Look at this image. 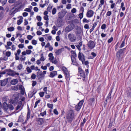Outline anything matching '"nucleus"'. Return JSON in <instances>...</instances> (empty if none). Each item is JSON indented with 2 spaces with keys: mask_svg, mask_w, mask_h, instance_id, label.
<instances>
[{
  "mask_svg": "<svg viewBox=\"0 0 131 131\" xmlns=\"http://www.w3.org/2000/svg\"><path fill=\"white\" fill-rule=\"evenodd\" d=\"M15 59L16 60H18L20 59L19 57L17 56V54L16 53H15Z\"/></svg>",
  "mask_w": 131,
  "mask_h": 131,
  "instance_id": "nucleus-59",
  "label": "nucleus"
},
{
  "mask_svg": "<svg viewBox=\"0 0 131 131\" xmlns=\"http://www.w3.org/2000/svg\"><path fill=\"white\" fill-rule=\"evenodd\" d=\"M9 104L6 102H4L2 104V107L4 110L7 112L8 109Z\"/></svg>",
  "mask_w": 131,
  "mask_h": 131,
  "instance_id": "nucleus-10",
  "label": "nucleus"
},
{
  "mask_svg": "<svg viewBox=\"0 0 131 131\" xmlns=\"http://www.w3.org/2000/svg\"><path fill=\"white\" fill-rule=\"evenodd\" d=\"M12 97L13 99L10 100V103L12 104H17L18 101V95L14 94L13 95Z\"/></svg>",
  "mask_w": 131,
  "mask_h": 131,
  "instance_id": "nucleus-3",
  "label": "nucleus"
},
{
  "mask_svg": "<svg viewBox=\"0 0 131 131\" xmlns=\"http://www.w3.org/2000/svg\"><path fill=\"white\" fill-rule=\"evenodd\" d=\"M83 63H84V65L86 66L87 67H88V66L89 67V66L88 65V64H89V62L88 61H86L84 62L83 61Z\"/></svg>",
  "mask_w": 131,
  "mask_h": 131,
  "instance_id": "nucleus-49",
  "label": "nucleus"
},
{
  "mask_svg": "<svg viewBox=\"0 0 131 131\" xmlns=\"http://www.w3.org/2000/svg\"><path fill=\"white\" fill-rule=\"evenodd\" d=\"M32 86L34 87L36 84L37 82L36 81H32Z\"/></svg>",
  "mask_w": 131,
  "mask_h": 131,
  "instance_id": "nucleus-61",
  "label": "nucleus"
},
{
  "mask_svg": "<svg viewBox=\"0 0 131 131\" xmlns=\"http://www.w3.org/2000/svg\"><path fill=\"white\" fill-rule=\"evenodd\" d=\"M18 69L19 70H21L23 68V65L21 64H19L18 65V66L17 67Z\"/></svg>",
  "mask_w": 131,
  "mask_h": 131,
  "instance_id": "nucleus-43",
  "label": "nucleus"
},
{
  "mask_svg": "<svg viewBox=\"0 0 131 131\" xmlns=\"http://www.w3.org/2000/svg\"><path fill=\"white\" fill-rule=\"evenodd\" d=\"M79 16L80 19L82 18L83 16V13H82L80 14L79 15Z\"/></svg>",
  "mask_w": 131,
  "mask_h": 131,
  "instance_id": "nucleus-58",
  "label": "nucleus"
},
{
  "mask_svg": "<svg viewBox=\"0 0 131 131\" xmlns=\"http://www.w3.org/2000/svg\"><path fill=\"white\" fill-rule=\"evenodd\" d=\"M71 31V30H70V29L68 26L66 27L65 29V31L67 32H68Z\"/></svg>",
  "mask_w": 131,
  "mask_h": 131,
  "instance_id": "nucleus-39",
  "label": "nucleus"
},
{
  "mask_svg": "<svg viewBox=\"0 0 131 131\" xmlns=\"http://www.w3.org/2000/svg\"><path fill=\"white\" fill-rule=\"evenodd\" d=\"M68 38L71 42H74L76 40V38L73 34H69L68 35Z\"/></svg>",
  "mask_w": 131,
  "mask_h": 131,
  "instance_id": "nucleus-6",
  "label": "nucleus"
},
{
  "mask_svg": "<svg viewBox=\"0 0 131 131\" xmlns=\"http://www.w3.org/2000/svg\"><path fill=\"white\" fill-rule=\"evenodd\" d=\"M22 102L21 101H20L18 102V105H17L16 107V110H18L21 107L22 104Z\"/></svg>",
  "mask_w": 131,
  "mask_h": 131,
  "instance_id": "nucleus-23",
  "label": "nucleus"
},
{
  "mask_svg": "<svg viewBox=\"0 0 131 131\" xmlns=\"http://www.w3.org/2000/svg\"><path fill=\"white\" fill-rule=\"evenodd\" d=\"M10 71H13L10 69H7L5 70L4 71L0 72V74H5L6 72H9Z\"/></svg>",
  "mask_w": 131,
  "mask_h": 131,
  "instance_id": "nucleus-18",
  "label": "nucleus"
},
{
  "mask_svg": "<svg viewBox=\"0 0 131 131\" xmlns=\"http://www.w3.org/2000/svg\"><path fill=\"white\" fill-rule=\"evenodd\" d=\"M81 106L78 104V105H76L75 107V110L77 111H79L81 109Z\"/></svg>",
  "mask_w": 131,
  "mask_h": 131,
  "instance_id": "nucleus-26",
  "label": "nucleus"
},
{
  "mask_svg": "<svg viewBox=\"0 0 131 131\" xmlns=\"http://www.w3.org/2000/svg\"><path fill=\"white\" fill-rule=\"evenodd\" d=\"M26 70L27 72L28 73H30L32 72L31 69L29 67H28L26 68Z\"/></svg>",
  "mask_w": 131,
  "mask_h": 131,
  "instance_id": "nucleus-51",
  "label": "nucleus"
},
{
  "mask_svg": "<svg viewBox=\"0 0 131 131\" xmlns=\"http://www.w3.org/2000/svg\"><path fill=\"white\" fill-rule=\"evenodd\" d=\"M40 100H39L35 102V106H34V108H36V107L37 106L38 104L40 102Z\"/></svg>",
  "mask_w": 131,
  "mask_h": 131,
  "instance_id": "nucleus-37",
  "label": "nucleus"
},
{
  "mask_svg": "<svg viewBox=\"0 0 131 131\" xmlns=\"http://www.w3.org/2000/svg\"><path fill=\"white\" fill-rule=\"evenodd\" d=\"M64 50V48L59 49L58 50H56V51H55V53L57 55H58L60 54L62 51L63 50Z\"/></svg>",
  "mask_w": 131,
  "mask_h": 131,
  "instance_id": "nucleus-15",
  "label": "nucleus"
},
{
  "mask_svg": "<svg viewBox=\"0 0 131 131\" xmlns=\"http://www.w3.org/2000/svg\"><path fill=\"white\" fill-rule=\"evenodd\" d=\"M57 71H53L50 73L49 77L51 78H53L55 76L57 75Z\"/></svg>",
  "mask_w": 131,
  "mask_h": 131,
  "instance_id": "nucleus-14",
  "label": "nucleus"
},
{
  "mask_svg": "<svg viewBox=\"0 0 131 131\" xmlns=\"http://www.w3.org/2000/svg\"><path fill=\"white\" fill-rule=\"evenodd\" d=\"M68 27L70 29V30H71L74 28V26L73 24H70L68 26Z\"/></svg>",
  "mask_w": 131,
  "mask_h": 131,
  "instance_id": "nucleus-22",
  "label": "nucleus"
},
{
  "mask_svg": "<svg viewBox=\"0 0 131 131\" xmlns=\"http://www.w3.org/2000/svg\"><path fill=\"white\" fill-rule=\"evenodd\" d=\"M11 53L10 51H7L6 53V56L7 57H9L11 55Z\"/></svg>",
  "mask_w": 131,
  "mask_h": 131,
  "instance_id": "nucleus-38",
  "label": "nucleus"
},
{
  "mask_svg": "<svg viewBox=\"0 0 131 131\" xmlns=\"http://www.w3.org/2000/svg\"><path fill=\"white\" fill-rule=\"evenodd\" d=\"M127 95L130 96H131V91L128 90L127 92Z\"/></svg>",
  "mask_w": 131,
  "mask_h": 131,
  "instance_id": "nucleus-64",
  "label": "nucleus"
},
{
  "mask_svg": "<svg viewBox=\"0 0 131 131\" xmlns=\"http://www.w3.org/2000/svg\"><path fill=\"white\" fill-rule=\"evenodd\" d=\"M8 79L7 78L3 80H0V85L2 86H5L7 83Z\"/></svg>",
  "mask_w": 131,
  "mask_h": 131,
  "instance_id": "nucleus-7",
  "label": "nucleus"
},
{
  "mask_svg": "<svg viewBox=\"0 0 131 131\" xmlns=\"http://www.w3.org/2000/svg\"><path fill=\"white\" fill-rule=\"evenodd\" d=\"M20 57H21L20 58V59L21 61H24L25 60L26 58L23 55L21 56H20Z\"/></svg>",
  "mask_w": 131,
  "mask_h": 131,
  "instance_id": "nucleus-33",
  "label": "nucleus"
},
{
  "mask_svg": "<svg viewBox=\"0 0 131 131\" xmlns=\"http://www.w3.org/2000/svg\"><path fill=\"white\" fill-rule=\"evenodd\" d=\"M19 36H20V38H21L22 37V35L21 34H19V32H18H18H17L16 37L17 38Z\"/></svg>",
  "mask_w": 131,
  "mask_h": 131,
  "instance_id": "nucleus-57",
  "label": "nucleus"
},
{
  "mask_svg": "<svg viewBox=\"0 0 131 131\" xmlns=\"http://www.w3.org/2000/svg\"><path fill=\"white\" fill-rule=\"evenodd\" d=\"M37 77L38 79H44L45 77V75L43 74L42 73H41L40 74L37 75Z\"/></svg>",
  "mask_w": 131,
  "mask_h": 131,
  "instance_id": "nucleus-16",
  "label": "nucleus"
},
{
  "mask_svg": "<svg viewBox=\"0 0 131 131\" xmlns=\"http://www.w3.org/2000/svg\"><path fill=\"white\" fill-rule=\"evenodd\" d=\"M37 92V91L35 90L32 93V95L31 96H30V94L29 95V97H32Z\"/></svg>",
  "mask_w": 131,
  "mask_h": 131,
  "instance_id": "nucleus-29",
  "label": "nucleus"
},
{
  "mask_svg": "<svg viewBox=\"0 0 131 131\" xmlns=\"http://www.w3.org/2000/svg\"><path fill=\"white\" fill-rule=\"evenodd\" d=\"M126 49V48L120 49L117 52L116 55V59L118 61H122V59L123 57Z\"/></svg>",
  "mask_w": 131,
  "mask_h": 131,
  "instance_id": "nucleus-1",
  "label": "nucleus"
},
{
  "mask_svg": "<svg viewBox=\"0 0 131 131\" xmlns=\"http://www.w3.org/2000/svg\"><path fill=\"white\" fill-rule=\"evenodd\" d=\"M87 45L89 48L91 49L94 48L95 45L94 42L92 40H90L89 41Z\"/></svg>",
  "mask_w": 131,
  "mask_h": 131,
  "instance_id": "nucleus-4",
  "label": "nucleus"
},
{
  "mask_svg": "<svg viewBox=\"0 0 131 131\" xmlns=\"http://www.w3.org/2000/svg\"><path fill=\"white\" fill-rule=\"evenodd\" d=\"M80 76L82 77H85V74L84 72V71H82L80 73Z\"/></svg>",
  "mask_w": 131,
  "mask_h": 131,
  "instance_id": "nucleus-30",
  "label": "nucleus"
},
{
  "mask_svg": "<svg viewBox=\"0 0 131 131\" xmlns=\"http://www.w3.org/2000/svg\"><path fill=\"white\" fill-rule=\"evenodd\" d=\"M71 54H73L72 55H71L72 57V56L74 59H75V58L77 56V55L75 51L73 50H72L71 52Z\"/></svg>",
  "mask_w": 131,
  "mask_h": 131,
  "instance_id": "nucleus-20",
  "label": "nucleus"
},
{
  "mask_svg": "<svg viewBox=\"0 0 131 131\" xmlns=\"http://www.w3.org/2000/svg\"><path fill=\"white\" fill-rule=\"evenodd\" d=\"M8 108H9V110H10L11 111L14 109V107L13 106L12 104H9Z\"/></svg>",
  "mask_w": 131,
  "mask_h": 131,
  "instance_id": "nucleus-28",
  "label": "nucleus"
},
{
  "mask_svg": "<svg viewBox=\"0 0 131 131\" xmlns=\"http://www.w3.org/2000/svg\"><path fill=\"white\" fill-rule=\"evenodd\" d=\"M71 57L72 63H73V64L74 65H75L77 66L78 65V63H77L75 61L73 60V59H72V56H71Z\"/></svg>",
  "mask_w": 131,
  "mask_h": 131,
  "instance_id": "nucleus-25",
  "label": "nucleus"
},
{
  "mask_svg": "<svg viewBox=\"0 0 131 131\" xmlns=\"http://www.w3.org/2000/svg\"><path fill=\"white\" fill-rule=\"evenodd\" d=\"M23 18L22 16L20 17V18L19 20H18L17 22V24L18 25H19L21 24V23L23 22Z\"/></svg>",
  "mask_w": 131,
  "mask_h": 131,
  "instance_id": "nucleus-19",
  "label": "nucleus"
},
{
  "mask_svg": "<svg viewBox=\"0 0 131 131\" xmlns=\"http://www.w3.org/2000/svg\"><path fill=\"white\" fill-rule=\"evenodd\" d=\"M20 9V8L19 7H17L15 8L14 10L12 13L11 15H12L15 14L18 11V10Z\"/></svg>",
  "mask_w": 131,
  "mask_h": 131,
  "instance_id": "nucleus-24",
  "label": "nucleus"
},
{
  "mask_svg": "<svg viewBox=\"0 0 131 131\" xmlns=\"http://www.w3.org/2000/svg\"><path fill=\"white\" fill-rule=\"evenodd\" d=\"M86 121V119L85 118H84L83 122L81 123V127L83 126H84V124Z\"/></svg>",
  "mask_w": 131,
  "mask_h": 131,
  "instance_id": "nucleus-32",
  "label": "nucleus"
},
{
  "mask_svg": "<svg viewBox=\"0 0 131 131\" xmlns=\"http://www.w3.org/2000/svg\"><path fill=\"white\" fill-rule=\"evenodd\" d=\"M33 36L30 35H28L27 36V39L29 40H30L32 38Z\"/></svg>",
  "mask_w": 131,
  "mask_h": 131,
  "instance_id": "nucleus-55",
  "label": "nucleus"
},
{
  "mask_svg": "<svg viewBox=\"0 0 131 131\" xmlns=\"http://www.w3.org/2000/svg\"><path fill=\"white\" fill-rule=\"evenodd\" d=\"M64 73L65 74L66 79L67 80H69V77L70 76V72H69L68 71V70L67 71L64 72Z\"/></svg>",
  "mask_w": 131,
  "mask_h": 131,
  "instance_id": "nucleus-13",
  "label": "nucleus"
},
{
  "mask_svg": "<svg viewBox=\"0 0 131 131\" xmlns=\"http://www.w3.org/2000/svg\"><path fill=\"white\" fill-rule=\"evenodd\" d=\"M95 100V99L94 98L92 97L89 100V101L90 102L91 104V105H92V102H94Z\"/></svg>",
  "mask_w": 131,
  "mask_h": 131,
  "instance_id": "nucleus-41",
  "label": "nucleus"
},
{
  "mask_svg": "<svg viewBox=\"0 0 131 131\" xmlns=\"http://www.w3.org/2000/svg\"><path fill=\"white\" fill-rule=\"evenodd\" d=\"M47 106L48 107L50 108H52L53 105L52 104H50L49 103H48L47 104Z\"/></svg>",
  "mask_w": 131,
  "mask_h": 131,
  "instance_id": "nucleus-42",
  "label": "nucleus"
},
{
  "mask_svg": "<svg viewBox=\"0 0 131 131\" xmlns=\"http://www.w3.org/2000/svg\"><path fill=\"white\" fill-rule=\"evenodd\" d=\"M112 13L110 11H108L106 15L107 16H110L111 14Z\"/></svg>",
  "mask_w": 131,
  "mask_h": 131,
  "instance_id": "nucleus-60",
  "label": "nucleus"
},
{
  "mask_svg": "<svg viewBox=\"0 0 131 131\" xmlns=\"http://www.w3.org/2000/svg\"><path fill=\"white\" fill-rule=\"evenodd\" d=\"M12 90H16V91L18 90V88L17 87L15 86H14L13 87H12Z\"/></svg>",
  "mask_w": 131,
  "mask_h": 131,
  "instance_id": "nucleus-56",
  "label": "nucleus"
},
{
  "mask_svg": "<svg viewBox=\"0 0 131 131\" xmlns=\"http://www.w3.org/2000/svg\"><path fill=\"white\" fill-rule=\"evenodd\" d=\"M76 29L77 30L76 33L77 36H78V34H80L83 32V29L81 27L78 26H77L76 27Z\"/></svg>",
  "mask_w": 131,
  "mask_h": 131,
  "instance_id": "nucleus-9",
  "label": "nucleus"
},
{
  "mask_svg": "<svg viewBox=\"0 0 131 131\" xmlns=\"http://www.w3.org/2000/svg\"><path fill=\"white\" fill-rule=\"evenodd\" d=\"M52 8V6H51L50 4H49L47 8V10L48 12H50V10Z\"/></svg>",
  "mask_w": 131,
  "mask_h": 131,
  "instance_id": "nucleus-35",
  "label": "nucleus"
},
{
  "mask_svg": "<svg viewBox=\"0 0 131 131\" xmlns=\"http://www.w3.org/2000/svg\"><path fill=\"white\" fill-rule=\"evenodd\" d=\"M24 121V120L23 119L22 117H21L20 116H19V119L18 120V121L17 122H23Z\"/></svg>",
  "mask_w": 131,
  "mask_h": 131,
  "instance_id": "nucleus-46",
  "label": "nucleus"
},
{
  "mask_svg": "<svg viewBox=\"0 0 131 131\" xmlns=\"http://www.w3.org/2000/svg\"><path fill=\"white\" fill-rule=\"evenodd\" d=\"M14 29V28L13 27H10L9 28H7V30L8 31H13Z\"/></svg>",
  "mask_w": 131,
  "mask_h": 131,
  "instance_id": "nucleus-31",
  "label": "nucleus"
},
{
  "mask_svg": "<svg viewBox=\"0 0 131 131\" xmlns=\"http://www.w3.org/2000/svg\"><path fill=\"white\" fill-rule=\"evenodd\" d=\"M62 70L64 73L68 71L67 68L64 66L62 67Z\"/></svg>",
  "mask_w": 131,
  "mask_h": 131,
  "instance_id": "nucleus-45",
  "label": "nucleus"
},
{
  "mask_svg": "<svg viewBox=\"0 0 131 131\" xmlns=\"http://www.w3.org/2000/svg\"><path fill=\"white\" fill-rule=\"evenodd\" d=\"M18 82V81L17 79H13L11 80L10 82L11 84L12 85H15Z\"/></svg>",
  "mask_w": 131,
  "mask_h": 131,
  "instance_id": "nucleus-17",
  "label": "nucleus"
},
{
  "mask_svg": "<svg viewBox=\"0 0 131 131\" xmlns=\"http://www.w3.org/2000/svg\"><path fill=\"white\" fill-rule=\"evenodd\" d=\"M83 21L84 23H88L89 22V21L87 20L85 18H84L83 20Z\"/></svg>",
  "mask_w": 131,
  "mask_h": 131,
  "instance_id": "nucleus-53",
  "label": "nucleus"
},
{
  "mask_svg": "<svg viewBox=\"0 0 131 131\" xmlns=\"http://www.w3.org/2000/svg\"><path fill=\"white\" fill-rule=\"evenodd\" d=\"M37 19V20L39 21H40L41 20V17L39 16H37L36 17Z\"/></svg>",
  "mask_w": 131,
  "mask_h": 131,
  "instance_id": "nucleus-48",
  "label": "nucleus"
},
{
  "mask_svg": "<svg viewBox=\"0 0 131 131\" xmlns=\"http://www.w3.org/2000/svg\"><path fill=\"white\" fill-rule=\"evenodd\" d=\"M94 13V12L92 10H88L86 13V16L88 17H91L93 16Z\"/></svg>",
  "mask_w": 131,
  "mask_h": 131,
  "instance_id": "nucleus-11",
  "label": "nucleus"
},
{
  "mask_svg": "<svg viewBox=\"0 0 131 131\" xmlns=\"http://www.w3.org/2000/svg\"><path fill=\"white\" fill-rule=\"evenodd\" d=\"M13 71H10L9 72V73L8 74L9 75L12 76H14L17 75H19V73H16L14 70H11Z\"/></svg>",
  "mask_w": 131,
  "mask_h": 131,
  "instance_id": "nucleus-12",
  "label": "nucleus"
},
{
  "mask_svg": "<svg viewBox=\"0 0 131 131\" xmlns=\"http://www.w3.org/2000/svg\"><path fill=\"white\" fill-rule=\"evenodd\" d=\"M82 56L81 55V53L80 52H79L78 54V57L79 60L82 61V64H83V59H82Z\"/></svg>",
  "mask_w": 131,
  "mask_h": 131,
  "instance_id": "nucleus-21",
  "label": "nucleus"
},
{
  "mask_svg": "<svg viewBox=\"0 0 131 131\" xmlns=\"http://www.w3.org/2000/svg\"><path fill=\"white\" fill-rule=\"evenodd\" d=\"M125 39L122 42L120 46L119 47V49H121L124 46L125 44Z\"/></svg>",
  "mask_w": 131,
  "mask_h": 131,
  "instance_id": "nucleus-27",
  "label": "nucleus"
},
{
  "mask_svg": "<svg viewBox=\"0 0 131 131\" xmlns=\"http://www.w3.org/2000/svg\"><path fill=\"white\" fill-rule=\"evenodd\" d=\"M56 9L54 8H53L52 11V13L53 15H54L56 13Z\"/></svg>",
  "mask_w": 131,
  "mask_h": 131,
  "instance_id": "nucleus-44",
  "label": "nucleus"
},
{
  "mask_svg": "<svg viewBox=\"0 0 131 131\" xmlns=\"http://www.w3.org/2000/svg\"><path fill=\"white\" fill-rule=\"evenodd\" d=\"M106 25L105 24H103L101 26V28L102 29H105Z\"/></svg>",
  "mask_w": 131,
  "mask_h": 131,
  "instance_id": "nucleus-52",
  "label": "nucleus"
},
{
  "mask_svg": "<svg viewBox=\"0 0 131 131\" xmlns=\"http://www.w3.org/2000/svg\"><path fill=\"white\" fill-rule=\"evenodd\" d=\"M44 94V92H40L39 93V95L41 97H42Z\"/></svg>",
  "mask_w": 131,
  "mask_h": 131,
  "instance_id": "nucleus-63",
  "label": "nucleus"
},
{
  "mask_svg": "<svg viewBox=\"0 0 131 131\" xmlns=\"http://www.w3.org/2000/svg\"><path fill=\"white\" fill-rule=\"evenodd\" d=\"M67 13V12L65 10L62 9L61 12L58 13V17H59V18H63Z\"/></svg>",
  "mask_w": 131,
  "mask_h": 131,
  "instance_id": "nucleus-5",
  "label": "nucleus"
},
{
  "mask_svg": "<svg viewBox=\"0 0 131 131\" xmlns=\"http://www.w3.org/2000/svg\"><path fill=\"white\" fill-rule=\"evenodd\" d=\"M113 38L111 37L110 39H109L108 40V42L109 43L111 42L113 40Z\"/></svg>",
  "mask_w": 131,
  "mask_h": 131,
  "instance_id": "nucleus-62",
  "label": "nucleus"
},
{
  "mask_svg": "<svg viewBox=\"0 0 131 131\" xmlns=\"http://www.w3.org/2000/svg\"><path fill=\"white\" fill-rule=\"evenodd\" d=\"M32 43L34 45H36L37 44V41L35 40H33L31 41Z\"/></svg>",
  "mask_w": 131,
  "mask_h": 131,
  "instance_id": "nucleus-50",
  "label": "nucleus"
},
{
  "mask_svg": "<svg viewBox=\"0 0 131 131\" xmlns=\"http://www.w3.org/2000/svg\"><path fill=\"white\" fill-rule=\"evenodd\" d=\"M74 118V112L73 110L68 111L66 116L67 121L69 123H71Z\"/></svg>",
  "mask_w": 131,
  "mask_h": 131,
  "instance_id": "nucleus-2",
  "label": "nucleus"
},
{
  "mask_svg": "<svg viewBox=\"0 0 131 131\" xmlns=\"http://www.w3.org/2000/svg\"><path fill=\"white\" fill-rule=\"evenodd\" d=\"M31 51L30 50H26V53L27 54H30L31 53Z\"/></svg>",
  "mask_w": 131,
  "mask_h": 131,
  "instance_id": "nucleus-47",
  "label": "nucleus"
},
{
  "mask_svg": "<svg viewBox=\"0 0 131 131\" xmlns=\"http://www.w3.org/2000/svg\"><path fill=\"white\" fill-rule=\"evenodd\" d=\"M30 112L29 111H28L27 115V120H28L29 119L30 116Z\"/></svg>",
  "mask_w": 131,
  "mask_h": 131,
  "instance_id": "nucleus-36",
  "label": "nucleus"
},
{
  "mask_svg": "<svg viewBox=\"0 0 131 131\" xmlns=\"http://www.w3.org/2000/svg\"><path fill=\"white\" fill-rule=\"evenodd\" d=\"M113 122L110 121L109 123V125L108 126V128H111L113 126H114V125H113Z\"/></svg>",
  "mask_w": 131,
  "mask_h": 131,
  "instance_id": "nucleus-34",
  "label": "nucleus"
},
{
  "mask_svg": "<svg viewBox=\"0 0 131 131\" xmlns=\"http://www.w3.org/2000/svg\"><path fill=\"white\" fill-rule=\"evenodd\" d=\"M84 101L83 100H82L81 101H80L78 103V105L81 106L82 107L83 103L84 102Z\"/></svg>",
  "mask_w": 131,
  "mask_h": 131,
  "instance_id": "nucleus-40",
  "label": "nucleus"
},
{
  "mask_svg": "<svg viewBox=\"0 0 131 131\" xmlns=\"http://www.w3.org/2000/svg\"><path fill=\"white\" fill-rule=\"evenodd\" d=\"M36 75L34 74H32L31 76V78L33 79H35L36 78Z\"/></svg>",
  "mask_w": 131,
  "mask_h": 131,
  "instance_id": "nucleus-54",
  "label": "nucleus"
},
{
  "mask_svg": "<svg viewBox=\"0 0 131 131\" xmlns=\"http://www.w3.org/2000/svg\"><path fill=\"white\" fill-rule=\"evenodd\" d=\"M36 121L38 123V124L39 125H42L44 123V118H37Z\"/></svg>",
  "mask_w": 131,
  "mask_h": 131,
  "instance_id": "nucleus-8",
  "label": "nucleus"
}]
</instances>
